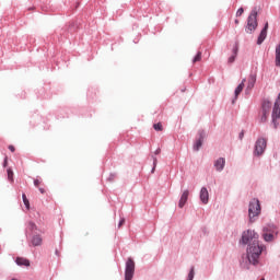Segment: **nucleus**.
Instances as JSON below:
<instances>
[{
	"label": "nucleus",
	"mask_w": 280,
	"mask_h": 280,
	"mask_svg": "<svg viewBox=\"0 0 280 280\" xmlns=\"http://www.w3.org/2000/svg\"><path fill=\"white\" fill-rule=\"evenodd\" d=\"M8 180H10V183H14V172H12V168H8Z\"/></svg>",
	"instance_id": "nucleus-19"
},
{
	"label": "nucleus",
	"mask_w": 280,
	"mask_h": 280,
	"mask_svg": "<svg viewBox=\"0 0 280 280\" xmlns=\"http://www.w3.org/2000/svg\"><path fill=\"white\" fill-rule=\"evenodd\" d=\"M133 277H135V260L129 257L126 261L125 280H132Z\"/></svg>",
	"instance_id": "nucleus-6"
},
{
	"label": "nucleus",
	"mask_w": 280,
	"mask_h": 280,
	"mask_svg": "<svg viewBox=\"0 0 280 280\" xmlns=\"http://www.w3.org/2000/svg\"><path fill=\"white\" fill-rule=\"evenodd\" d=\"M28 226H30L31 231H34V229H36V224H34L32 222L28 223Z\"/></svg>",
	"instance_id": "nucleus-28"
},
{
	"label": "nucleus",
	"mask_w": 280,
	"mask_h": 280,
	"mask_svg": "<svg viewBox=\"0 0 280 280\" xmlns=\"http://www.w3.org/2000/svg\"><path fill=\"white\" fill-rule=\"evenodd\" d=\"M246 82V79H243V81L238 84V86L235 89L234 95H235V100H237V97H240V93H242L244 91V83Z\"/></svg>",
	"instance_id": "nucleus-13"
},
{
	"label": "nucleus",
	"mask_w": 280,
	"mask_h": 280,
	"mask_svg": "<svg viewBox=\"0 0 280 280\" xmlns=\"http://www.w3.org/2000/svg\"><path fill=\"white\" fill-rule=\"evenodd\" d=\"M154 130H158V132L163 131V125L161 122L153 125Z\"/></svg>",
	"instance_id": "nucleus-21"
},
{
	"label": "nucleus",
	"mask_w": 280,
	"mask_h": 280,
	"mask_svg": "<svg viewBox=\"0 0 280 280\" xmlns=\"http://www.w3.org/2000/svg\"><path fill=\"white\" fill-rule=\"evenodd\" d=\"M40 194H45V188H39Z\"/></svg>",
	"instance_id": "nucleus-33"
},
{
	"label": "nucleus",
	"mask_w": 280,
	"mask_h": 280,
	"mask_svg": "<svg viewBox=\"0 0 280 280\" xmlns=\"http://www.w3.org/2000/svg\"><path fill=\"white\" fill-rule=\"evenodd\" d=\"M261 213V205L258 199H253L249 202L248 215L249 220L253 221V218H257Z\"/></svg>",
	"instance_id": "nucleus-3"
},
{
	"label": "nucleus",
	"mask_w": 280,
	"mask_h": 280,
	"mask_svg": "<svg viewBox=\"0 0 280 280\" xmlns=\"http://www.w3.org/2000/svg\"><path fill=\"white\" fill-rule=\"evenodd\" d=\"M22 198H23V202H24L26 209H30V200L27 199V196H25V194H23Z\"/></svg>",
	"instance_id": "nucleus-22"
},
{
	"label": "nucleus",
	"mask_w": 280,
	"mask_h": 280,
	"mask_svg": "<svg viewBox=\"0 0 280 280\" xmlns=\"http://www.w3.org/2000/svg\"><path fill=\"white\" fill-rule=\"evenodd\" d=\"M124 224H126V219H121L118 223V229H121V226H124Z\"/></svg>",
	"instance_id": "nucleus-26"
},
{
	"label": "nucleus",
	"mask_w": 280,
	"mask_h": 280,
	"mask_svg": "<svg viewBox=\"0 0 280 280\" xmlns=\"http://www.w3.org/2000/svg\"><path fill=\"white\" fill-rule=\"evenodd\" d=\"M240 137H241V139H242V138L244 137V133H241Z\"/></svg>",
	"instance_id": "nucleus-35"
},
{
	"label": "nucleus",
	"mask_w": 280,
	"mask_h": 280,
	"mask_svg": "<svg viewBox=\"0 0 280 280\" xmlns=\"http://www.w3.org/2000/svg\"><path fill=\"white\" fill-rule=\"evenodd\" d=\"M275 233H277V228L275 225L264 228L262 237L265 242H272V240H275Z\"/></svg>",
	"instance_id": "nucleus-7"
},
{
	"label": "nucleus",
	"mask_w": 280,
	"mask_h": 280,
	"mask_svg": "<svg viewBox=\"0 0 280 280\" xmlns=\"http://www.w3.org/2000/svg\"><path fill=\"white\" fill-rule=\"evenodd\" d=\"M154 154H156V155H158V154H161V148L156 149L155 152H154Z\"/></svg>",
	"instance_id": "nucleus-32"
},
{
	"label": "nucleus",
	"mask_w": 280,
	"mask_h": 280,
	"mask_svg": "<svg viewBox=\"0 0 280 280\" xmlns=\"http://www.w3.org/2000/svg\"><path fill=\"white\" fill-rule=\"evenodd\" d=\"M31 244L33 246H40L43 244V237H40V235L33 236Z\"/></svg>",
	"instance_id": "nucleus-15"
},
{
	"label": "nucleus",
	"mask_w": 280,
	"mask_h": 280,
	"mask_svg": "<svg viewBox=\"0 0 280 280\" xmlns=\"http://www.w3.org/2000/svg\"><path fill=\"white\" fill-rule=\"evenodd\" d=\"M235 25H240V20L234 21Z\"/></svg>",
	"instance_id": "nucleus-34"
},
{
	"label": "nucleus",
	"mask_w": 280,
	"mask_h": 280,
	"mask_svg": "<svg viewBox=\"0 0 280 280\" xmlns=\"http://www.w3.org/2000/svg\"><path fill=\"white\" fill-rule=\"evenodd\" d=\"M156 163H158V160L156 158H153V168H152V173H154V170L156 168Z\"/></svg>",
	"instance_id": "nucleus-27"
},
{
	"label": "nucleus",
	"mask_w": 280,
	"mask_h": 280,
	"mask_svg": "<svg viewBox=\"0 0 280 280\" xmlns=\"http://www.w3.org/2000/svg\"><path fill=\"white\" fill-rule=\"evenodd\" d=\"M235 58H237L235 55H232L229 59H228V62L230 65H233V62H235Z\"/></svg>",
	"instance_id": "nucleus-24"
},
{
	"label": "nucleus",
	"mask_w": 280,
	"mask_h": 280,
	"mask_svg": "<svg viewBox=\"0 0 280 280\" xmlns=\"http://www.w3.org/2000/svg\"><path fill=\"white\" fill-rule=\"evenodd\" d=\"M264 253V246L259 245V241H254L247 248V258L249 264L254 266L258 264L259 256Z\"/></svg>",
	"instance_id": "nucleus-1"
},
{
	"label": "nucleus",
	"mask_w": 280,
	"mask_h": 280,
	"mask_svg": "<svg viewBox=\"0 0 280 280\" xmlns=\"http://www.w3.org/2000/svg\"><path fill=\"white\" fill-rule=\"evenodd\" d=\"M259 240V234L255 233L253 230H247L243 232L242 235V244H248V242H258Z\"/></svg>",
	"instance_id": "nucleus-5"
},
{
	"label": "nucleus",
	"mask_w": 280,
	"mask_h": 280,
	"mask_svg": "<svg viewBox=\"0 0 280 280\" xmlns=\"http://www.w3.org/2000/svg\"><path fill=\"white\" fill-rule=\"evenodd\" d=\"M34 185H35V187H38L40 185V180L39 179H34Z\"/></svg>",
	"instance_id": "nucleus-29"
},
{
	"label": "nucleus",
	"mask_w": 280,
	"mask_h": 280,
	"mask_svg": "<svg viewBox=\"0 0 280 280\" xmlns=\"http://www.w3.org/2000/svg\"><path fill=\"white\" fill-rule=\"evenodd\" d=\"M266 145H267L266 139L264 138L258 139L255 145V154H257V156H261V154H264V151L266 150Z\"/></svg>",
	"instance_id": "nucleus-8"
},
{
	"label": "nucleus",
	"mask_w": 280,
	"mask_h": 280,
	"mask_svg": "<svg viewBox=\"0 0 280 280\" xmlns=\"http://www.w3.org/2000/svg\"><path fill=\"white\" fill-rule=\"evenodd\" d=\"M267 36H268V22L265 23V26L258 36L257 45H261V43H264V40H266Z\"/></svg>",
	"instance_id": "nucleus-9"
},
{
	"label": "nucleus",
	"mask_w": 280,
	"mask_h": 280,
	"mask_svg": "<svg viewBox=\"0 0 280 280\" xmlns=\"http://www.w3.org/2000/svg\"><path fill=\"white\" fill-rule=\"evenodd\" d=\"M270 110H272V103L269 101L262 102V108L260 110V122L266 124L268 121V117H270Z\"/></svg>",
	"instance_id": "nucleus-4"
},
{
	"label": "nucleus",
	"mask_w": 280,
	"mask_h": 280,
	"mask_svg": "<svg viewBox=\"0 0 280 280\" xmlns=\"http://www.w3.org/2000/svg\"><path fill=\"white\" fill-rule=\"evenodd\" d=\"M15 262L18 264V266H30V261L27 260V258L23 257H18Z\"/></svg>",
	"instance_id": "nucleus-16"
},
{
	"label": "nucleus",
	"mask_w": 280,
	"mask_h": 280,
	"mask_svg": "<svg viewBox=\"0 0 280 280\" xmlns=\"http://www.w3.org/2000/svg\"><path fill=\"white\" fill-rule=\"evenodd\" d=\"M260 280H266V279L262 278V279H260Z\"/></svg>",
	"instance_id": "nucleus-36"
},
{
	"label": "nucleus",
	"mask_w": 280,
	"mask_h": 280,
	"mask_svg": "<svg viewBox=\"0 0 280 280\" xmlns=\"http://www.w3.org/2000/svg\"><path fill=\"white\" fill-rule=\"evenodd\" d=\"M224 165H226V160L224 158H219L214 162V167H215L217 172H222V170H224Z\"/></svg>",
	"instance_id": "nucleus-10"
},
{
	"label": "nucleus",
	"mask_w": 280,
	"mask_h": 280,
	"mask_svg": "<svg viewBox=\"0 0 280 280\" xmlns=\"http://www.w3.org/2000/svg\"><path fill=\"white\" fill-rule=\"evenodd\" d=\"M202 141H205V133H200V139H198L194 145V150L198 151L200 148H202Z\"/></svg>",
	"instance_id": "nucleus-14"
},
{
	"label": "nucleus",
	"mask_w": 280,
	"mask_h": 280,
	"mask_svg": "<svg viewBox=\"0 0 280 280\" xmlns=\"http://www.w3.org/2000/svg\"><path fill=\"white\" fill-rule=\"evenodd\" d=\"M188 198H189V190H185L182 194V197L179 199V203H178L179 209H183L185 207V205H187Z\"/></svg>",
	"instance_id": "nucleus-12"
},
{
	"label": "nucleus",
	"mask_w": 280,
	"mask_h": 280,
	"mask_svg": "<svg viewBox=\"0 0 280 280\" xmlns=\"http://www.w3.org/2000/svg\"><path fill=\"white\" fill-rule=\"evenodd\" d=\"M202 60V52L198 51L197 55L195 56V58L192 59V62H200Z\"/></svg>",
	"instance_id": "nucleus-20"
},
{
	"label": "nucleus",
	"mask_w": 280,
	"mask_h": 280,
	"mask_svg": "<svg viewBox=\"0 0 280 280\" xmlns=\"http://www.w3.org/2000/svg\"><path fill=\"white\" fill-rule=\"evenodd\" d=\"M233 54H234V56L237 57V47H234V48H233Z\"/></svg>",
	"instance_id": "nucleus-31"
},
{
	"label": "nucleus",
	"mask_w": 280,
	"mask_h": 280,
	"mask_svg": "<svg viewBox=\"0 0 280 280\" xmlns=\"http://www.w3.org/2000/svg\"><path fill=\"white\" fill-rule=\"evenodd\" d=\"M195 271H194V268L190 269L189 273H188V278L187 280H194V277H195Z\"/></svg>",
	"instance_id": "nucleus-23"
},
{
	"label": "nucleus",
	"mask_w": 280,
	"mask_h": 280,
	"mask_svg": "<svg viewBox=\"0 0 280 280\" xmlns=\"http://www.w3.org/2000/svg\"><path fill=\"white\" fill-rule=\"evenodd\" d=\"M200 200L202 205H207L209 202V190L206 187H202L200 190Z\"/></svg>",
	"instance_id": "nucleus-11"
},
{
	"label": "nucleus",
	"mask_w": 280,
	"mask_h": 280,
	"mask_svg": "<svg viewBox=\"0 0 280 280\" xmlns=\"http://www.w3.org/2000/svg\"><path fill=\"white\" fill-rule=\"evenodd\" d=\"M9 150H10V152H15L16 149L14 148V145L11 144V145H9Z\"/></svg>",
	"instance_id": "nucleus-30"
},
{
	"label": "nucleus",
	"mask_w": 280,
	"mask_h": 280,
	"mask_svg": "<svg viewBox=\"0 0 280 280\" xmlns=\"http://www.w3.org/2000/svg\"><path fill=\"white\" fill-rule=\"evenodd\" d=\"M257 10L254 9L249 16L247 18V27H246V32L247 34H253V32H255V30H257Z\"/></svg>",
	"instance_id": "nucleus-2"
},
{
	"label": "nucleus",
	"mask_w": 280,
	"mask_h": 280,
	"mask_svg": "<svg viewBox=\"0 0 280 280\" xmlns=\"http://www.w3.org/2000/svg\"><path fill=\"white\" fill-rule=\"evenodd\" d=\"M244 14V8H240L237 11H236V16H242Z\"/></svg>",
	"instance_id": "nucleus-25"
},
{
	"label": "nucleus",
	"mask_w": 280,
	"mask_h": 280,
	"mask_svg": "<svg viewBox=\"0 0 280 280\" xmlns=\"http://www.w3.org/2000/svg\"><path fill=\"white\" fill-rule=\"evenodd\" d=\"M255 82H257V77L250 74L248 79L247 89H253V86H255Z\"/></svg>",
	"instance_id": "nucleus-17"
},
{
	"label": "nucleus",
	"mask_w": 280,
	"mask_h": 280,
	"mask_svg": "<svg viewBox=\"0 0 280 280\" xmlns=\"http://www.w3.org/2000/svg\"><path fill=\"white\" fill-rule=\"evenodd\" d=\"M276 67H280V44L276 47Z\"/></svg>",
	"instance_id": "nucleus-18"
}]
</instances>
